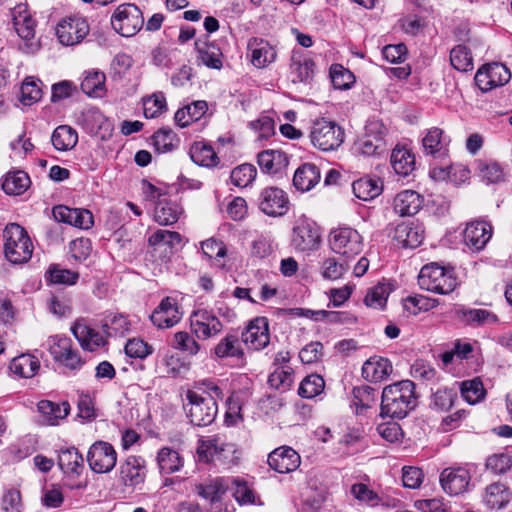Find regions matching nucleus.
Returning a JSON list of instances; mask_svg holds the SVG:
<instances>
[{
  "instance_id": "nucleus-38",
  "label": "nucleus",
  "mask_w": 512,
  "mask_h": 512,
  "mask_svg": "<svg viewBox=\"0 0 512 512\" xmlns=\"http://www.w3.org/2000/svg\"><path fill=\"white\" fill-rule=\"evenodd\" d=\"M182 214V208L175 201L159 200L154 211V219L160 225L168 226L176 223Z\"/></svg>"
},
{
  "instance_id": "nucleus-35",
  "label": "nucleus",
  "mask_w": 512,
  "mask_h": 512,
  "mask_svg": "<svg viewBox=\"0 0 512 512\" xmlns=\"http://www.w3.org/2000/svg\"><path fill=\"white\" fill-rule=\"evenodd\" d=\"M511 495V492L503 483L495 482L486 487L484 503L490 510H499L509 503Z\"/></svg>"
},
{
  "instance_id": "nucleus-59",
  "label": "nucleus",
  "mask_w": 512,
  "mask_h": 512,
  "mask_svg": "<svg viewBox=\"0 0 512 512\" xmlns=\"http://www.w3.org/2000/svg\"><path fill=\"white\" fill-rule=\"evenodd\" d=\"M388 296V287L384 284H378L368 291L365 296L364 303L368 307L382 309L386 305Z\"/></svg>"
},
{
  "instance_id": "nucleus-16",
  "label": "nucleus",
  "mask_w": 512,
  "mask_h": 512,
  "mask_svg": "<svg viewBox=\"0 0 512 512\" xmlns=\"http://www.w3.org/2000/svg\"><path fill=\"white\" fill-rule=\"evenodd\" d=\"M291 243L298 251L316 250L320 244V233L315 223L299 219L293 227Z\"/></svg>"
},
{
  "instance_id": "nucleus-4",
  "label": "nucleus",
  "mask_w": 512,
  "mask_h": 512,
  "mask_svg": "<svg viewBox=\"0 0 512 512\" xmlns=\"http://www.w3.org/2000/svg\"><path fill=\"white\" fill-rule=\"evenodd\" d=\"M418 284L421 289L436 294H449L458 285L452 268H446L438 263L424 265L418 276Z\"/></svg>"
},
{
  "instance_id": "nucleus-31",
  "label": "nucleus",
  "mask_w": 512,
  "mask_h": 512,
  "mask_svg": "<svg viewBox=\"0 0 512 512\" xmlns=\"http://www.w3.org/2000/svg\"><path fill=\"white\" fill-rule=\"evenodd\" d=\"M248 47L251 50V63L256 68H264L276 59L275 48L265 40L253 39L249 42Z\"/></svg>"
},
{
  "instance_id": "nucleus-10",
  "label": "nucleus",
  "mask_w": 512,
  "mask_h": 512,
  "mask_svg": "<svg viewBox=\"0 0 512 512\" xmlns=\"http://www.w3.org/2000/svg\"><path fill=\"white\" fill-rule=\"evenodd\" d=\"M223 327L222 321L212 310L197 309L190 315L191 332L200 340L217 336Z\"/></svg>"
},
{
  "instance_id": "nucleus-27",
  "label": "nucleus",
  "mask_w": 512,
  "mask_h": 512,
  "mask_svg": "<svg viewBox=\"0 0 512 512\" xmlns=\"http://www.w3.org/2000/svg\"><path fill=\"white\" fill-rule=\"evenodd\" d=\"M71 330L75 338L85 350L95 351L106 343L105 338L100 334V332L96 331L83 321L75 322Z\"/></svg>"
},
{
  "instance_id": "nucleus-9",
  "label": "nucleus",
  "mask_w": 512,
  "mask_h": 512,
  "mask_svg": "<svg viewBox=\"0 0 512 512\" xmlns=\"http://www.w3.org/2000/svg\"><path fill=\"white\" fill-rule=\"evenodd\" d=\"M13 26L18 36L24 41L19 48L26 54L36 52L39 45L34 42L36 22L27 10L26 5H18L13 10Z\"/></svg>"
},
{
  "instance_id": "nucleus-48",
  "label": "nucleus",
  "mask_w": 512,
  "mask_h": 512,
  "mask_svg": "<svg viewBox=\"0 0 512 512\" xmlns=\"http://www.w3.org/2000/svg\"><path fill=\"white\" fill-rule=\"evenodd\" d=\"M105 80L103 72L88 71L81 82V90L89 96L100 97L105 92Z\"/></svg>"
},
{
  "instance_id": "nucleus-18",
  "label": "nucleus",
  "mask_w": 512,
  "mask_h": 512,
  "mask_svg": "<svg viewBox=\"0 0 512 512\" xmlns=\"http://www.w3.org/2000/svg\"><path fill=\"white\" fill-rule=\"evenodd\" d=\"M471 481L470 472L464 467H448L440 474V484L445 493L457 496L467 491Z\"/></svg>"
},
{
  "instance_id": "nucleus-43",
  "label": "nucleus",
  "mask_w": 512,
  "mask_h": 512,
  "mask_svg": "<svg viewBox=\"0 0 512 512\" xmlns=\"http://www.w3.org/2000/svg\"><path fill=\"white\" fill-rule=\"evenodd\" d=\"M31 181L24 171H13L7 173L2 183V189L8 195H21L30 186Z\"/></svg>"
},
{
  "instance_id": "nucleus-22",
  "label": "nucleus",
  "mask_w": 512,
  "mask_h": 512,
  "mask_svg": "<svg viewBox=\"0 0 512 512\" xmlns=\"http://www.w3.org/2000/svg\"><path fill=\"white\" fill-rule=\"evenodd\" d=\"M269 466L278 473H290L301 464L300 455L289 446H281L268 455Z\"/></svg>"
},
{
  "instance_id": "nucleus-64",
  "label": "nucleus",
  "mask_w": 512,
  "mask_h": 512,
  "mask_svg": "<svg viewBox=\"0 0 512 512\" xmlns=\"http://www.w3.org/2000/svg\"><path fill=\"white\" fill-rule=\"evenodd\" d=\"M512 466V459L508 454H494L487 458L486 468L495 474H503Z\"/></svg>"
},
{
  "instance_id": "nucleus-14",
  "label": "nucleus",
  "mask_w": 512,
  "mask_h": 512,
  "mask_svg": "<svg viewBox=\"0 0 512 512\" xmlns=\"http://www.w3.org/2000/svg\"><path fill=\"white\" fill-rule=\"evenodd\" d=\"M87 462L94 472L108 473L116 465L117 453L110 443L98 441L90 447Z\"/></svg>"
},
{
  "instance_id": "nucleus-17",
  "label": "nucleus",
  "mask_w": 512,
  "mask_h": 512,
  "mask_svg": "<svg viewBox=\"0 0 512 512\" xmlns=\"http://www.w3.org/2000/svg\"><path fill=\"white\" fill-rule=\"evenodd\" d=\"M242 342L250 349L259 351L270 342L269 324L266 317H257L249 322L241 334Z\"/></svg>"
},
{
  "instance_id": "nucleus-47",
  "label": "nucleus",
  "mask_w": 512,
  "mask_h": 512,
  "mask_svg": "<svg viewBox=\"0 0 512 512\" xmlns=\"http://www.w3.org/2000/svg\"><path fill=\"white\" fill-rule=\"evenodd\" d=\"M102 327L107 336L124 337L131 330V322L125 315L111 314L105 317Z\"/></svg>"
},
{
  "instance_id": "nucleus-37",
  "label": "nucleus",
  "mask_w": 512,
  "mask_h": 512,
  "mask_svg": "<svg viewBox=\"0 0 512 512\" xmlns=\"http://www.w3.org/2000/svg\"><path fill=\"white\" fill-rule=\"evenodd\" d=\"M449 140L444 136V131L438 127L429 129L422 139L424 152L435 156L446 154Z\"/></svg>"
},
{
  "instance_id": "nucleus-40",
  "label": "nucleus",
  "mask_w": 512,
  "mask_h": 512,
  "mask_svg": "<svg viewBox=\"0 0 512 512\" xmlns=\"http://www.w3.org/2000/svg\"><path fill=\"white\" fill-rule=\"evenodd\" d=\"M191 160L203 167H215L219 163V158L212 146L204 142H195L189 151Z\"/></svg>"
},
{
  "instance_id": "nucleus-41",
  "label": "nucleus",
  "mask_w": 512,
  "mask_h": 512,
  "mask_svg": "<svg viewBox=\"0 0 512 512\" xmlns=\"http://www.w3.org/2000/svg\"><path fill=\"white\" fill-rule=\"evenodd\" d=\"M9 368L13 374L19 377L31 378L39 370L40 363L36 357L30 354H22L11 361Z\"/></svg>"
},
{
  "instance_id": "nucleus-28",
  "label": "nucleus",
  "mask_w": 512,
  "mask_h": 512,
  "mask_svg": "<svg viewBox=\"0 0 512 512\" xmlns=\"http://www.w3.org/2000/svg\"><path fill=\"white\" fill-rule=\"evenodd\" d=\"M195 49L197 51V60L200 64L205 65L211 69H221L222 51L214 42L202 41L197 39L195 41Z\"/></svg>"
},
{
  "instance_id": "nucleus-3",
  "label": "nucleus",
  "mask_w": 512,
  "mask_h": 512,
  "mask_svg": "<svg viewBox=\"0 0 512 512\" xmlns=\"http://www.w3.org/2000/svg\"><path fill=\"white\" fill-rule=\"evenodd\" d=\"M4 254L14 264H22L31 259L32 241L26 230L16 223L8 224L3 231Z\"/></svg>"
},
{
  "instance_id": "nucleus-60",
  "label": "nucleus",
  "mask_w": 512,
  "mask_h": 512,
  "mask_svg": "<svg viewBox=\"0 0 512 512\" xmlns=\"http://www.w3.org/2000/svg\"><path fill=\"white\" fill-rule=\"evenodd\" d=\"M174 347L191 356L196 355L200 350L199 343L186 331H179L175 333Z\"/></svg>"
},
{
  "instance_id": "nucleus-51",
  "label": "nucleus",
  "mask_w": 512,
  "mask_h": 512,
  "mask_svg": "<svg viewBox=\"0 0 512 512\" xmlns=\"http://www.w3.org/2000/svg\"><path fill=\"white\" fill-rule=\"evenodd\" d=\"M450 63L454 69L460 72H468L473 69L471 52L465 45H457L450 51Z\"/></svg>"
},
{
  "instance_id": "nucleus-36",
  "label": "nucleus",
  "mask_w": 512,
  "mask_h": 512,
  "mask_svg": "<svg viewBox=\"0 0 512 512\" xmlns=\"http://www.w3.org/2000/svg\"><path fill=\"white\" fill-rule=\"evenodd\" d=\"M352 189L358 199L370 201L382 193L383 182L380 178L363 177L353 182Z\"/></svg>"
},
{
  "instance_id": "nucleus-7",
  "label": "nucleus",
  "mask_w": 512,
  "mask_h": 512,
  "mask_svg": "<svg viewBox=\"0 0 512 512\" xmlns=\"http://www.w3.org/2000/svg\"><path fill=\"white\" fill-rule=\"evenodd\" d=\"M329 244L333 252L353 259L363 250V239L359 232L351 227H338L331 230Z\"/></svg>"
},
{
  "instance_id": "nucleus-29",
  "label": "nucleus",
  "mask_w": 512,
  "mask_h": 512,
  "mask_svg": "<svg viewBox=\"0 0 512 512\" xmlns=\"http://www.w3.org/2000/svg\"><path fill=\"white\" fill-rule=\"evenodd\" d=\"M423 204L422 196L413 190L399 192L393 201L394 211L400 216H412L418 213Z\"/></svg>"
},
{
  "instance_id": "nucleus-50",
  "label": "nucleus",
  "mask_w": 512,
  "mask_h": 512,
  "mask_svg": "<svg viewBox=\"0 0 512 512\" xmlns=\"http://www.w3.org/2000/svg\"><path fill=\"white\" fill-rule=\"evenodd\" d=\"M293 382V369L287 364L277 366L268 377V384L272 388L281 391L288 390L292 386Z\"/></svg>"
},
{
  "instance_id": "nucleus-45",
  "label": "nucleus",
  "mask_w": 512,
  "mask_h": 512,
  "mask_svg": "<svg viewBox=\"0 0 512 512\" xmlns=\"http://www.w3.org/2000/svg\"><path fill=\"white\" fill-rule=\"evenodd\" d=\"M51 141L55 149L67 151L72 149L78 142V134L75 129L68 125L58 126L52 136Z\"/></svg>"
},
{
  "instance_id": "nucleus-63",
  "label": "nucleus",
  "mask_w": 512,
  "mask_h": 512,
  "mask_svg": "<svg viewBox=\"0 0 512 512\" xmlns=\"http://www.w3.org/2000/svg\"><path fill=\"white\" fill-rule=\"evenodd\" d=\"M175 133L170 128H161L153 135V143L158 152L171 151L174 145Z\"/></svg>"
},
{
  "instance_id": "nucleus-46",
  "label": "nucleus",
  "mask_w": 512,
  "mask_h": 512,
  "mask_svg": "<svg viewBox=\"0 0 512 512\" xmlns=\"http://www.w3.org/2000/svg\"><path fill=\"white\" fill-rule=\"evenodd\" d=\"M232 490L233 497L240 505L262 504L255 490L244 479L234 478L232 480Z\"/></svg>"
},
{
  "instance_id": "nucleus-42",
  "label": "nucleus",
  "mask_w": 512,
  "mask_h": 512,
  "mask_svg": "<svg viewBox=\"0 0 512 512\" xmlns=\"http://www.w3.org/2000/svg\"><path fill=\"white\" fill-rule=\"evenodd\" d=\"M391 165L396 174L406 177L415 169V156L406 148L392 151Z\"/></svg>"
},
{
  "instance_id": "nucleus-49",
  "label": "nucleus",
  "mask_w": 512,
  "mask_h": 512,
  "mask_svg": "<svg viewBox=\"0 0 512 512\" xmlns=\"http://www.w3.org/2000/svg\"><path fill=\"white\" fill-rule=\"evenodd\" d=\"M226 490L227 485L222 478H214L196 486L197 494L209 501L210 504L222 498Z\"/></svg>"
},
{
  "instance_id": "nucleus-5",
  "label": "nucleus",
  "mask_w": 512,
  "mask_h": 512,
  "mask_svg": "<svg viewBox=\"0 0 512 512\" xmlns=\"http://www.w3.org/2000/svg\"><path fill=\"white\" fill-rule=\"evenodd\" d=\"M183 409L190 422L199 427L212 424L218 412V406L213 396L200 394L193 390L187 391Z\"/></svg>"
},
{
  "instance_id": "nucleus-13",
  "label": "nucleus",
  "mask_w": 512,
  "mask_h": 512,
  "mask_svg": "<svg viewBox=\"0 0 512 512\" xmlns=\"http://www.w3.org/2000/svg\"><path fill=\"white\" fill-rule=\"evenodd\" d=\"M87 20L80 16H69L62 19L56 26L59 42L66 46L79 44L89 33Z\"/></svg>"
},
{
  "instance_id": "nucleus-2",
  "label": "nucleus",
  "mask_w": 512,
  "mask_h": 512,
  "mask_svg": "<svg viewBox=\"0 0 512 512\" xmlns=\"http://www.w3.org/2000/svg\"><path fill=\"white\" fill-rule=\"evenodd\" d=\"M197 453L201 459L223 469H230L237 465L239 460V452L235 445L220 434L200 439Z\"/></svg>"
},
{
  "instance_id": "nucleus-44",
  "label": "nucleus",
  "mask_w": 512,
  "mask_h": 512,
  "mask_svg": "<svg viewBox=\"0 0 512 512\" xmlns=\"http://www.w3.org/2000/svg\"><path fill=\"white\" fill-rule=\"evenodd\" d=\"M157 463L162 474L169 475L179 471L183 466V460L176 450L163 447L157 454Z\"/></svg>"
},
{
  "instance_id": "nucleus-6",
  "label": "nucleus",
  "mask_w": 512,
  "mask_h": 512,
  "mask_svg": "<svg viewBox=\"0 0 512 512\" xmlns=\"http://www.w3.org/2000/svg\"><path fill=\"white\" fill-rule=\"evenodd\" d=\"M312 145L322 151L336 150L344 141L342 128L333 121L325 118L313 122L310 131Z\"/></svg>"
},
{
  "instance_id": "nucleus-58",
  "label": "nucleus",
  "mask_w": 512,
  "mask_h": 512,
  "mask_svg": "<svg viewBox=\"0 0 512 512\" xmlns=\"http://www.w3.org/2000/svg\"><path fill=\"white\" fill-rule=\"evenodd\" d=\"M330 77L336 89H349L355 81V77L348 69L340 64H333L330 67Z\"/></svg>"
},
{
  "instance_id": "nucleus-15",
  "label": "nucleus",
  "mask_w": 512,
  "mask_h": 512,
  "mask_svg": "<svg viewBox=\"0 0 512 512\" xmlns=\"http://www.w3.org/2000/svg\"><path fill=\"white\" fill-rule=\"evenodd\" d=\"M511 79L509 69L502 63H490L478 69L475 75L476 85L484 92L503 86Z\"/></svg>"
},
{
  "instance_id": "nucleus-33",
  "label": "nucleus",
  "mask_w": 512,
  "mask_h": 512,
  "mask_svg": "<svg viewBox=\"0 0 512 512\" xmlns=\"http://www.w3.org/2000/svg\"><path fill=\"white\" fill-rule=\"evenodd\" d=\"M320 178L319 168L315 164L305 163L295 171L293 185L297 190L306 192L311 190L320 181Z\"/></svg>"
},
{
  "instance_id": "nucleus-32",
  "label": "nucleus",
  "mask_w": 512,
  "mask_h": 512,
  "mask_svg": "<svg viewBox=\"0 0 512 512\" xmlns=\"http://www.w3.org/2000/svg\"><path fill=\"white\" fill-rule=\"evenodd\" d=\"M37 408L42 417V422L52 426L58 425L59 420L64 419L70 411L68 402L58 404L49 400L40 401Z\"/></svg>"
},
{
  "instance_id": "nucleus-52",
  "label": "nucleus",
  "mask_w": 512,
  "mask_h": 512,
  "mask_svg": "<svg viewBox=\"0 0 512 512\" xmlns=\"http://www.w3.org/2000/svg\"><path fill=\"white\" fill-rule=\"evenodd\" d=\"M352 394V403L356 407L357 414L370 408L376 400L375 389L368 385L354 387Z\"/></svg>"
},
{
  "instance_id": "nucleus-39",
  "label": "nucleus",
  "mask_w": 512,
  "mask_h": 512,
  "mask_svg": "<svg viewBox=\"0 0 512 512\" xmlns=\"http://www.w3.org/2000/svg\"><path fill=\"white\" fill-rule=\"evenodd\" d=\"M214 354L218 358H244L239 337L236 334H226L214 347Z\"/></svg>"
},
{
  "instance_id": "nucleus-12",
  "label": "nucleus",
  "mask_w": 512,
  "mask_h": 512,
  "mask_svg": "<svg viewBox=\"0 0 512 512\" xmlns=\"http://www.w3.org/2000/svg\"><path fill=\"white\" fill-rule=\"evenodd\" d=\"M258 208L265 215L270 217H280L289 210V197L287 193L278 187H265L258 196Z\"/></svg>"
},
{
  "instance_id": "nucleus-55",
  "label": "nucleus",
  "mask_w": 512,
  "mask_h": 512,
  "mask_svg": "<svg viewBox=\"0 0 512 512\" xmlns=\"http://www.w3.org/2000/svg\"><path fill=\"white\" fill-rule=\"evenodd\" d=\"M462 397L469 403L475 404L482 400L485 396V389L479 378L463 381L461 383Z\"/></svg>"
},
{
  "instance_id": "nucleus-61",
  "label": "nucleus",
  "mask_w": 512,
  "mask_h": 512,
  "mask_svg": "<svg viewBox=\"0 0 512 512\" xmlns=\"http://www.w3.org/2000/svg\"><path fill=\"white\" fill-rule=\"evenodd\" d=\"M125 353L131 358L144 359L153 353V346L140 338H132L125 345Z\"/></svg>"
},
{
  "instance_id": "nucleus-56",
  "label": "nucleus",
  "mask_w": 512,
  "mask_h": 512,
  "mask_svg": "<svg viewBox=\"0 0 512 512\" xmlns=\"http://www.w3.org/2000/svg\"><path fill=\"white\" fill-rule=\"evenodd\" d=\"M348 270V262H340L335 257H328L323 260L320 268L321 275L327 280H337Z\"/></svg>"
},
{
  "instance_id": "nucleus-26",
  "label": "nucleus",
  "mask_w": 512,
  "mask_h": 512,
  "mask_svg": "<svg viewBox=\"0 0 512 512\" xmlns=\"http://www.w3.org/2000/svg\"><path fill=\"white\" fill-rule=\"evenodd\" d=\"M257 163L263 173L275 175L287 168L289 158L287 154L281 150L269 149L258 154Z\"/></svg>"
},
{
  "instance_id": "nucleus-24",
  "label": "nucleus",
  "mask_w": 512,
  "mask_h": 512,
  "mask_svg": "<svg viewBox=\"0 0 512 512\" xmlns=\"http://www.w3.org/2000/svg\"><path fill=\"white\" fill-rule=\"evenodd\" d=\"M146 478L145 460L139 456H128L120 465V480L125 486L136 487Z\"/></svg>"
},
{
  "instance_id": "nucleus-11",
  "label": "nucleus",
  "mask_w": 512,
  "mask_h": 512,
  "mask_svg": "<svg viewBox=\"0 0 512 512\" xmlns=\"http://www.w3.org/2000/svg\"><path fill=\"white\" fill-rule=\"evenodd\" d=\"M49 352L56 362L70 370H79L85 363L72 340L67 337H51Z\"/></svg>"
},
{
  "instance_id": "nucleus-54",
  "label": "nucleus",
  "mask_w": 512,
  "mask_h": 512,
  "mask_svg": "<svg viewBox=\"0 0 512 512\" xmlns=\"http://www.w3.org/2000/svg\"><path fill=\"white\" fill-rule=\"evenodd\" d=\"M256 176V167L252 164L245 163L235 167L231 171L230 179L233 185L244 188L250 185L255 180Z\"/></svg>"
},
{
  "instance_id": "nucleus-19",
  "label": "nucleus",
  "mask_w": 512,
  "mask_h": 512,
  "mask_svg": "<svg viewBox=\"0 0 512 512\" xmlns=\"http://www.w3.org/2000/svg\"><path fill=\"white\" fill-rule=\"evenodd\" d=\"M313 60L302 50H293L289 65V79L293 84H310L314 78Z\"/></svg>"
},
{
  "instance_id": "nucleus-21",
  "label": "nucleus",
  "mask_w": 512,
  "mask_h": 512,
  "mask_svg": "<svg viewBox=\"0 0 512 512\" xmlns=\"http://www.w3.org/2000/svg\"><path fill=\"white\" fill-rule=\"evenodd\" d=\"M387 128L380 121H370L365 127V135L358 141L359 151L367 156L374 155L384 147Z\"/></svg>"
},
{
  "instance_id": "nucleus-25",
  "label": "nucleus",
  "mask_w": 512,
  "mask_h": 512,
  "mask_svg": "<svg viewBox=\"0 0 512 512\" xmlns=\"http://www.w3.org/2000/svg\"><path fill=\"white\" fill-rule=\"evenodd\" d=\"M394 240L405 248H416L424 239V227L418 222H402L395 227Z\"/></svg>"
},
{
  "instance_id": "nucleus-34",
  "label": "nucleus",
  "mask_w": 512,
  "mask_h": 512,
  "mask_svg": "<svg viewBox=\"0 0 512 512\" xmlns=\"http://www.w3.org/2000/svg\"><path fill=\"white\" fill-rule=\"evenodd\" d=\"M83 456L74 447L59 450L58 466L67 475H80L84 468Z\"/></svg>"
},
{
  "instance_id": "nucleus-8",
  "label": "nucleus",
  "mask_w": 512,
  "mask_h": 512,
  "mask_svg": "<svg viewBox=\"0 0 512 512\" xmlns=\"http://www.w3.org/2000/svg\"><path fill=\"white\" fill-rule=\"evenodd\" d=\"M144 24L141 10L131 3L121 4L111 17L113 29L124 37L134 36Z\"/></svg>"
},
{
  "instance_id": "nucleus-53",
  "label": "nucleus",
  "mask_w": 512,
  "mask_h": 512,
  "mask_svg": "<svg viewBox=\"0 0 512 512\" xmlns=\"http://www.w3.org/2000/svg\"><path fill=\"white\" fill-rule=\"evenodd\" d=\"M324 387V379L318 374H311L301 381L298 393L301 397L310 399L318 396Z\"/></svg>"
},
{
  "instance_id": "nucleus-23",
  "label": "nucleus",
  "mask_w": 512,
  "mask_h": 512,
  "mask_svg": "<svg viewBox=\"0 0 512 512\" xmlns=\"http://www.w3.org/2000/svg\"><path fill=\"white\" fill-rule=\"evenodd\" d=\"M181 316L176 299L166 297L155 308L150 319L155 326L164 329L176 325L181 320Z\"/></svg>"
},
{
  "instance_id": "nucleus-57",
  "label": "nucleus",
  "mask_w": 512,
  "mask_h": 512,
  "mask_svg": "<svg viewBox=\"0 0 512 512\" xmlns=\"http://www.w3.org/2000/svg\"><path fill=\"white\" fill-rule=\"evenodd\" d=\"M476 166L480 177L488 183H498L504 180L503 169L498 163L478 160Z\"/></svg>"
},
{
  "instance_id": "nucleus-30",
  "label": "nucleus",
  "mask_w": 512,
  "mask_h": 512,
  "mask_svg": "<svg viewBox=\"0 0 512 512\" xmlns=\"http://www.w3.org/2000/svg\"><path fill=\"white\" fill-rule=\"evenodd\" d=\"M392 372V365L387 358L374 356L369 358L362 367V376L370 382H380Z\"/></svg>"
},
{
  "instance_id": "nucleus-1",
  "label": "nucleus",
  "mask_w": 512,
  "mask_h": 512,
  "mask_svg": "<svg viewBox=\"0 0 512 512\" xmlns=\"http://www.w3.org/2000/svg\"><path fill=\"white\" fill-rule=\"evenodd\" d=\"M417 406L415 384L402 380L383 389L380 416L403 419Z\"/></svg>"
},
{
  "instance_id": "nucleus-20",
  "label": "nucleus",
  "mask_w": 512,
  "mask_h": 512,
  "mask_svg": "<svg viewBox=\"0 0 512 512\" xmlns=\"http://www.w3.org/2000/svg\"><path fill=\"white\" fill-rule=\"evenodd\" d=\"M491 237V224L482 220L471 221L463 232L465 245L474 252L484 249Z\"/></svg>"
},
{
  "instance_id": "nucleus-62",
  "label": "nucleus",
  "mask_w": 512,
  "mask_h": 512,
  "mask_svg": "<svg viewBox=\"0 0 512 512\" xmlns=\"http://www.w3.org/2000/svg\"><path fill=\"white\" fill-rule=\"evenodd\" d=\"M143 106L145 117L155 118L166 110V99L162 93L153 94L144 100Z\"/></svg>"
}]
</instances>
